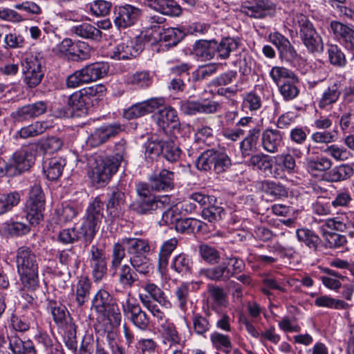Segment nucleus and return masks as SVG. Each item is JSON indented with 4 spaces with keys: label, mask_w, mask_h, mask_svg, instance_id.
Listing matches in <instances>:
<instances>
[{
    "label": "nucleus",
    "mask_w": 354,
    "mask_h": 354,
    "mask_svg": "<svg viewBox=\"0 0 354 354\" xmlns=\"http://www.w3.org/2000/svg\"><path fill=\"white\" fill-rule=\"evenodd\" d=\"M16 263L18 274L24 288L34 290L39 285L38 259L35 252L26 246L17 250Z\"/></svg>",
    "instance_id": "f257e3e1"
},
{
    "label": "nucleus",
    "mask_w": 354,
    "mask_h": 354,
    "mask_svg": "<svg viewBox=\"0 0 354 354\" xmlns=\"http://www.w3.org/2000/svg\"><path fill=\"white\" fill-rule=\"evenodd\" d=\"M37 142L30 143L15 152L12 158L0 167V176H16L30 169L38 151Z\"/></svg>",
    "instance_id": "f03ea898"
},
{
    "label": "nucleus",
    "mask_w": 354,
    "mask_h": 354,
    "mask_svg": "<svg viewBox=\"0 0 354 354\" xmlns=\"http://www.w3.org/2000/svg\"><path fill=\"white\" fill-rule=\"evenodd\" d=\"M136 192L139 196L131 205L130 209L140 215H147L162 211L169 205V199L165 196L162 198L151 194L144 183L137 185Z\"/></svg>",
    "instance_id": "7ed1b4c3"
},
{
    "label": "nucleus",
    "mask_w": 354,
    "mask_h": 354,
    "mask_svg": "<svg viewBox=\"0 0 354 354\" xmlns=\"http://www.w3.org/2000/svg\"><path fill=\"white\" fill-rule=\"evenodd\" d=\"M293 26L299 28L300 38L308 50L311 53L324 50L322 37L318 35L308 17L302 13H294L292 17Z\"/></svg>",
    "instance_id": "20e7f679"
},
{
    "label": "nucleus",
    "mask_w": 354,
    "mask_h": 354,
    "mask_svg": "<svg viewBox=\"0 0 354 354\" xmlns=\"http://www.w3.org/2000/svg\"><path fill=\"white\" fill-rule=\"evenodd\" d=\"M88 176L92 183L97 186H104L118 169L117 163L110 158L94 154L88 160Z\"/></svg>",
    "instance_id": "39448f33"
},
{
    "label": "nucleus",
    "mask_w": 354,
    "mask_h": 354,
    "mask_svg": "<svg viewBox=\"0 0 354 354\" xmlns=\"http://www.w3.org/2000/svg\"><path fill=\"white\" fill-rule=\"evenodd\" d=\"M92 308L99 315L106 317L113 326H118L122 320L120 308L109 292L104 289L99 290L92 301Z\"/></svg>",
    "instance_id": "423d86ee"
},
{
    "label": "nucleus",
    "mask_w": 354,
    "mask_h": 354,
    "mask_svg": "<svg viewBox=\"0 0 354 354\" xmlns=\"http://www.w3.org/2000/svg\"><path fill=\"white\" fill-rule=\"evenodd\" d=\"M231 160L223 150L209 149L197 158L196 167L200 171H209L212 168L216 174L227 171L231 166Z\"/></svg>",
    "instance_id": "0eeeda50"
},
{
    "label": "nucleus",
    "mask_w": 354,
    "mask_h": 354,
    "mask_svg": "<svg viewBox=\"0 0 354 354\" xmlns=\"http://www.w3.org/2000/svg\"><path fill=\"white\" fill-rule=\"evenodd\" d=\"M44 59L38 55H30L22 62L24 82L30 88L39 85L44 75Z\"/></svg>",
    "instance_id": "6e6552de"
},
{
    "label": "nucleus",
    "mask_w": 354,
    "mask_h": 354,
    "mask_svg": "<svg viewBox=\"0 0 354 354\" xmlns=\"http://www.w3.org/2000/svg\"><path fill=\"white\" fill-rule=\"evenodd\" d=\"M45 207L44 194L41 187L34 185L26 204V218L31 225H37L43 219Z\"/></svg>",
    "instance_id": "1a4fd4ad"
},
{
    "label": "nucleus",
    "mask_w": 354,
    "mask_h": 354,
    "mask_svg": "<svg viewBox=\"0 0 354 354\" xmlns=\"http://www.w3.org/2000/svg\"><path fill=\"white\" fill-rule=\"evenodd\" d=\"M184 37V32L178 28L162 29L159 25L153 26L151 29H147L145 35V39L151 44L163 41L167 42L169 46L177 45Z\"/></svg>",
    "instance_id": "9d476101"
},
{
    "label": "nucleus",
    "mask_w": 354,
    "mask_h": 354,
    "mask_svg": "<svg viewBox=\"0 0 354 354\" xmlns=\"http://www.w3.org/2000/svg\"><path fill=\"white\" fill-rule=\"evenodd\" d=\"M142 10L131 4L115 8L113 23L118 29H125L133 26L140 19Z\"/></svg>",
    "instance_id": "9b49d317"
},
{
    "label": "nucleus",
    "mask_w": 354,
    "mask_h": 354,
    "mask_svg": "<svg viewBox=\"0 0 354 354\" xmlns=\"http://www.w3.org/2000/svg\"><path fill=\"white\" fill-rule=\"evenodd\" d=\"M81 239H83L85 246L88 245L94 239L89 228H84L82 224L64 229L58 234V241L63 244H72Z\"/></svg>",
    "instance_id": "f8f14e48"
},
{
    "label": "nucleus",
    "mask_w": 354,
    "mask_h": 354,
    "mask_svg": "<svg viewBox=\"0 0 354 354\" xmlns=\"http://www.w3.org/2000/svg\"><path fill=\"white\" fill-rule=\"evenodd\" d=\"M89 254L88 261L93 280L95 282L100 281L107 272L106 254L95 245L91 246Z\"/></svg>",
    "instance_id": "ddd939ff"
},
{
    "label": "nucleus",
    "mask_w": 354,
    "mask_h": 354,
    "mask_svg": "<svg viewBox=\"0 0 354 354\" xmlns=\"http://www.w3.org/2000/svg\"><path fill=\"white\" fill-rule=\"evenodd\" d=\"M165 100L162 98H151L141 102L133 104L124 110L123 116L127 120H132L144 116L153 112L162 106Z\"/></svg>",
    "instance_id": "4468645a"
},
{
    "label": "nucleus",
    "mask_w": 354,
    "mask_h": 354,
    "mask_svg": "<svg viewBox=\"0 0 354 354\" xmlns=\"http://www.w3.org/2000/svg\"><path fill=\"white\" fill-rule=\"evenodd\" d=\"M241 10L250 17L261 19L274 15L276 7L268 0H258L255 2H244Z\"/></svg>",
    "instance_id": "2eb2a0df"
},
{
    "label": "nucleus",
    "mask_w": 354,
    "mask_h": 354,
    "mask_svg": "<svg viewBox=\"0 0 354 354\" xmlns=\"http://www.w3.org/2000/svg\"><path fill=\"white\" fill-rule=\"evenodd\" d=\"M122 310L124 315L136 327L141 330H145L148 327L149 317L139 304L133 303L128 299L122 304Z\"/></svg>",
    "instance_id": "dca6fc26"
},
{
    "label": "nucleus",
    "mask_w": 354,
    "mask_h": 354,
    "mask_svg": "<svg viewBox=\"0 0 354 354\" xmlns=\"http://www.w3.org/2000/svg\"><path fill=\"white\" fill-rule=\"evenodd\" d=\"M121 131V126L112 124L96 129L86 139L87 145L97 147Z\"/></svg>",
    "instance_id": "f3484780"
},
{
    "label": "nucleus",
    "mask_w": 354,
    "mask_h": 354,
    "mask_svg": "<svg viewBox=\"0 0 354 354\" xmlns=\"http://www.w3.org/2000/svg\"><path fill=\"white\" fill-rule=\"evenodd\" d=\"M106 210L109 215L118 217L126 203V196L121 187L114 186L109 188L106 194Z\"/></svg>",
    "instance_id": "a211bd4d"
},
{
    "label": "nucleus",
    "mask_w": 354,
    "mask_h": 354,
    "mask_svg": "<svg viewBox=\"0 0 354 354\" xmlns=\"http://www.w3.org/2000/svg\"><path fill=\"white\" fill-rule=\"evenodd\" d=\"M102 210L103 203L98 198H95L87 207L86 218L82 222V225L84 228H89L93 237L97 232V226L103 217Z\"/></svg>",
    "instance_id": "6ab92c4d"
},
{
    "label": "nucleus",
    "mask_w": 354,
    "mask_h": 354,
    "mask_svg": "<svg viewBox=\"0 0 354 354\" xmlns=\"http://www.w3.org/2000/svg\"><path fill=\"white\" fill-rule=\"evenodd\" d=\"M142 50V45L137 41L127 40L116 46L110 57L117 60H126L137 57Z\"/></svg>",
    "instance_id": "aec40b11"
},
{
    "label": "nucleus",
    "mask_w": 354,
    "mask_h": 354,
    "mask_svg": "<svg viewBox=\"0 0 354 354\" xmlns=\"http://www.w3.org/2000/svg\"><path fill=\"white\" fill-rule=\"evenodd\" d=\"M174 173L166 169L154 171L149 177V185L156 191H170L174 187Z\"/></svg>",
    "instance_id": "412c9836"
},
{
    "label": "nucleus",
    "mask_w": 354,
    "mask_h": 354,
    "mask_svg": "<svg viewBox=\"0 0 354 354\" xmlns=\"http://www.w3.org/2000/svg\"><path fill=\"white\" fill-rule=\"evenodd\" d=\"M46 102L39 101L18 109L11 115L16 122H24L42 115L46 112Z\"/></svg>",
    "instance_id": "4be33fe9"
},
{
    "label": "nucleus",
    "mask_w": 354,
    "mask_h": 354,
    "mask_svg": "<svg viewBox=\"0 0 354 354\" xmlns=\"http://www.w3.org/2000/svg\"><path fill=\"white\" fill-rule=\"evenodd\" d=\"M283 142V133L272 128H267L263 131L261 138L262 148L268 153L278 152L279 148Z\"/></svg>",
    "instance_id": "5701e85b"
},
{
    "label": "nucleus",
    "mask_w": 354,
    "mask_h": 354,
    "mask_svg": "<svg viewBox=\"0 0 354 354\" xmlns=\"http://www.w3.org/2000/svg\"><path fill=\"white\" fill-rule=\"evenodd\" d=\"M158 331L163 338V342L169 345V350L181 342V337L176 330L175 324L169 319L158 324Z\"/></svg>",
    "instance_id": "b1692460"
},
{
    "label": "nucleus",
    "mask_w": 354,
    "mask_h": 354,
    "mask_svg": "<svg viewBox=\"0 0 354 354\" xmlns=\"http://www.w3.org/2000/svg\"><path fill=\"white\" fill-rule=\"evenodd\" d=\"M198 273L200 276H204L210 280L219 281H227L233 276V272L225 261L210 268L201 269Z\"/></svg>",
    "instance_id": "393cba45"
},
{
    "label": "nucleus",
    "mask_w": 354,
    "mask_h": 354,
    "mask_svg": "<svg viewBox=\"0 0 354 354\" xmlns=\"http://www.w3.org/2000/svg\"><path fill=\"white\" fill-rule=\"evenodd\" d=\"M86 83L97 81L109 72V66L106 62H96L81 68Z\"/></svg>",
    "instance_id": "a878e982"
},
{
    "label": "nucleus",
    "mask_w": 354,
    "mask_h": 354,
    "mask_svg": "<svg viewBox=\"0 0 354 354\" xmlns=\"http://www.w3.org/2000/svg\"><path fill=\"white\" fill-rule=\"evenodd\" d=\"M153 117L159 129L163 131L170 124L175 127L178 122L177 112L171 106L159 110Z\"/></svg>",
    "instance_id": "bb28decb"
},
{
    "label": "nucleus",
    "mask_w": 354,
    "mask_h": 354,
    "mask_svg": "<svg viewBox=\"0 0 354 354\" xmlns=\"http://www.w3.org/2000/svg\"><path fill=\"white\" fill-rule=\"evenodd\" d=\"M354 173L353 168L348 164H342L330 168L324 174V179L330 183H338L350 178Z\"/></svg>",
    "instance_id": "cd10ccee"
},
{
    "label": "nucleus",
    "mask_w": 354,
    "mask_h": 354,
    "mask_svg": "<svg viewBox=\"0 0 354 354\" xmlns=\"http://www.w3.org/2000/svg\"><path fill=\"white\" fill-rule=\"evenodd\" d=\"M122 243L126 246L129 257L147 254L150 251V245L147 240L138 238H124Z\"/></svg>",
    "instance_id": "c85d7f7f"
},
{
    "label": "nucleus",
    "mask_w": 354,
    "mask_h": 354,
    "mask_svg": "<svg viewBox=\"0 0 354 354\" xmlns=\"http://www.w3.org/2000/svg\"><path fill=\"white\" fill-rule=\"evenodd\" d=\"M149 6L164 15L177 17L182 12L180 5L174 0H152Z\"/></svg>",
    "instance_id": "c756f323"
},
{
    "label": "nucleus",
    "mask_w": 354,
    "mask_h": 354,
    "mask_svg": "<svg viewBox=\"0 0 354 354\" xmlns=\"http://www.w3.org/2000/svg\"><path fill=\"white\" fill-rule=\"evenodd\" d=\"M65 165V159L54 157L44 161L43 171L48 180H55L62 175Z\"/></svg>",
    "instance_id": "7c9ffc66"
},
{
    "label": "nucleus",
    "mask_w": 354,
    "mask_h": 354,
    "mask_svg": "<svg viewBox=\"0 0 354 354\" xmlns=\"http://www.w3.org/2000/svg\"><path fill=\"white\" fill-rule=\"evenodd\" d=\"M8 338L9 348L13 354H37L32 341H23L17 334L10 335Z\"/></svg>",
    "instance_id": "2f4dec72"
},
{
    "label": "nucleus",
    "mask_w": 354,
    "mask_h": 354,
    "mask_svg": "<svg viewBox=\"0 0 354 354\" xmlns=\"http://www.w3.org/2000/svg\"><path fill=\"white\" fill-rule=\"evenodd\" d=\"M217 42L215 40H199L194 46L195 55L202 60H210L216 54Z\"/></svg>",
    "instance_id": "473e14b6"
},
{
    "label": "nucleus",
    "mask_w": 354,
    "mask_h": 354,
    "mask_svg": "<svg viewBox=\"0 0 354 354\" xmlns=\"http://www.w3.org/2000/svg\"><path fill=\"white\" fill-rule=\"evenodd\" d=\"M142 288L145 292L140 293L139 296H146L148 300L153 299L165 308H169L171 306V303L166 298L165 292L156 284L147 282L142 286Z\"/></svg>",
    "instance_id": "72a5a7b5"
},
{
    "label": "nucleus",
    "mask_w": 354,
    "mask_h": 354,
    "mask_svg": "<svg viewBox=\"0 0 354 354\" xmlns=\"http://www.w3.org/2000/svg\"><path fill=\"white\" fill-rule=\"evenodd\" d=\"M35 317L32 310H27L24 314L12 315L11 325L15 330L21 333L28 331L35 322Z\"/></svg>",
    "instance_id": "f704fd0d"
},
{
    "label": "nucleus",
    "mask_w": 354,
    "mask_h": 354,
    "mask_svg": "<svg viewBox=\"0 0 354 354\" xmlns=\"http://www.w3.org/2000/svg\"><path fill=\"white\" fill-rule=\"evenodd\" d=\"M333 165L332 160L326 156L306 159V169L311 175L317 176L322 172H327Z\"/></svg>",
    "instance_id": "c9c22d12"
},
{
    "label": "nucleus",
    "mask_w": 354,
    "mask_h": 354,
    "mask_svg": "<svg viewBox=\"0 0 354 354\" xmlns=\"http://www.w3.org/2000/svg\"><path fill=\"white\" fill-rule=\"evenodd\" d=\"M241 41L239 38L227 37L223 38L219 43L217 42L216 55L221 59H227L230 54L237 50Z\"/></svg>",
    "instance_id": "e433bc0d"
},
{
    "label": "nucleus",
    "mask_w": 354,
    "mask_h": 354,
    "mask_svg": "<svg viewBox=\"0 0 354 354\" xmlns=\"http://www.w3.org/2000/svg\"><path fill=\"white\" fill-rule=\"evenodd\" d=\"M71 31L78 37L93 41H100L102 37V31L88 23L75 26Z\"/></svg>",
    "instance_id": "4c0bfd02"
},
{
    "label": "nucleus",
    "mask_w": 354,
    "mask_h": 354,
    "mask_svg": "<svg viewBox=\"0 0 354 354\" xmlns=\"http://www.w3.org/2000/svg\"><path fill=\"white\" fill-rule=\"evenodd\" d=\"M341 94L340 86L334 83L325 89L320 97L318 105L320 109H329L339 99Z\"/></svg>",
    "instance_id": "58836bf2"
},
{
    "label": "nucleus",
    "mask_w": 354,
    "mask_h": 354,
    "mask_svg": "<svg viewBox=\"0 0 354 354\" xmlns=\"http://www.w3.org/2000/svg\"><path fill=\"white\" fill-rule=\"evenodd\" d=\"M48 128L46 122L37 121L30 125L21 128L14 135V138L28 139L42 134Z\"/></svg>",
    "instance_id": "ea45409f"
},
{
    "label": "nucleus",
    "mask_w": 354,
    "mask_h": 354,
    "mask_svg": "<svg viewBox=\"0 0 354 354\" xmlns=\"http://www.w3.org/2000/svg\"><path fill=\"white\" fill-rule=\"evenodd\" d=\"M260 129L257 127L250 129L247 136L241 142L240 148L243 156H250L257 150Z\"/></svg>",
    "instance_id": "a19ab883"
},
{
    "label": "nucleus",
    "mask_w": 354,
    "mask_h": 354,
    "mask_svg": "<svg viewBox=\"0 0 354 354\" xmlns=\"http://www.w3.org/2000/svg\"><path fill=\"white\" fill-rule=\"evenodd\" d=\"M193 266L192 258L187 254L180 253L173 257L171 268L178 274L183 276L190 272Z\"/></svg>",
    "instance_id": "79ce46f5"
},
{
    "label": "nucleus",
    "mask_w": 354,
    "mask_h": 354,
    "mask_svg": "<svg viewBox=\"0 0 354 354\" xmlns=\"http://www.w3.org/2000/svg\"><path fill=\"white\" fill-rule=\"evenodd\" d=\"M178 243L177 239L171 238L164 242L160 247L158 258V268L160 270H166L169 259L173 251L176 248Z\"/></svg>",
    "instance_id": "37998d69"
},
{
    "label": "nucleus",
    "mask_w": 354,
    "mask_h": 354,
    "mask_svg": "<svg viewBox=\"0 0 354 354\" xmlns=\"http://www.w3.org/2000/svg\"><path fill=\"white\" fill-rule=\"evenodd\" d=\"M153 82V77L147 71H137L127 76L126 82L127 84L138 88H147Z\"/></svg>",
    "instance_id": "c03bdc74"
},
{
    "label": "nucleus",
    "mask_w": 354,
    "mask_h": 354,
    "mask_svg": "<svg viewBox=\"0 0 354 354\" xmlns=\"http://www.w3.org/2000/svg\"><path fill=\"white\" fill-rule=\"evenodd\" d=\"M91 282L87 277H81L75 286V301L78 306H83L88 299Z\"/></svg>",
    "instance_id": "a18cd8bd"
},
{
    "label": "nucleus",
    "mask_w": 354,
    "mask_h": 354,
    "mask_svg": "<svg viewBox=\"0 0 354 354\" xmlns=\"http://www.w3.org/2000/svg\"><path fill=\"white\" fill-rule=\"evenodd\" d=\"M118 268V281L120 283L124 288H131L138 280L137 272L127 264H124Z\"/></svg>",
    "instance_id": "49530a36"
},
{
    "label": "nucleus",
    "mask_w": 354,
    "mask_h": 354,
    "mask_svg": "<svg viewBox=\"0 0 354 354\" xmlns=\"http://www.w3.org/2000/svg\"><path fill=\"white\" fill-rule=\"evenodd\" d=\"M297 237L300 242L304 243L308 248L314 251L317 250L321 243V239L308 229L302 228L297 230Z\"/></svg>",
    "instance_id": "de8ad7c7"
},
{
    "label": "nucleus",
    "mask_w": 354,
    "mask_h": 354,
    "mask_svg": "<svg viewBox=\"0 0 354 354\" xmlns=\"http://www.w3.org/2000/svg\"><path fill=\"white\" fill-rule=\"evenodd\" d=\"M276 165L279 167L281 171L288 174L296 172V160L289 151L281 153L276 157Z\"/></svg>",
    "instance_id": "09e8293b"
},
{
    "label": "nucleus",
    "mask_w": 354,
    "mask_h": 354,
    "mask_svg": "<svg viewBox=\"0 0 354 354\" xmlns=\"http://www.w3.org/2000/svg\"><path fill=\"white\" fill-rule=\"evenodd\" d=\"M203 222L192 218H181L176 222L175 229L181 233H192L196 229L201 231L203 229Z\"/></svg>",
    "instance_id": "8fccbe9b"
},
{
    "label": "nucleus",
    "mask_w": 354,
    "mask_h": 354,
    "mask_svg": "<svg viewBox=\"0 0 354 354\" xmlns=\"http://www.w3.org/2000/svg\"><path fill=\"white\" fill-rule=\"evenodd\" d=\"M324 272L326 275L320 277L323 284L331 290L339 289L342 286L340 280H344L345 277L339 272L329 268L324 269Z\"/></svg>",
    "instance_id": "3c124183"
},
{
    "label": "nucleus",
    "mask_w": 354,
    "mask_h": 354,
    "mask_svg": "<svg viewBox=\"0 0 354 354\" xmlns=\"http://www.w3.org/2000/svg\"><path fill=\"white\" fill-rule=\"evenodd\" d=\"M147 255L132 256V257H129V262L132 268L137 272L145 275L149 274L153 269L152 265Z\"/></svg>",
    "instance_id": "603ef678"
},
{
    "label": "nucleus",
    "mask_w": 354,
    "mask_h": 354,
    "mask_svg": "<svg viewBox=\"0 0 354 354\" xmlns=\"http://www.w3.org/2000/svg\"><path fill=\"white\" fill-rule=\"evenodd\" d=\"M322 236L326 246L330 249L344 248L347 244V239L345 235L333 232H324Z\"/></svg>",
    "instance_id": "864d4df0"
},
{
    "label": "nucleus",
    "mask_w": 354,
    "mask_h": 354,
    "mask_svg": "<svg viewBox=\"0 0 354 354\" xmlns=\"http://www.w3.org/2000/svg\"><path fill=\"white\" fill-rule=\"evenodd\" d=\"M322 151L336 161H346L352 157L350 151L335 144L327 146Z\"/></svg>",
    "instance_id": "5fc2aeb1"
},
{
    "label": "nucleus",
    "mask_w": 354,
    "mask_h": 354,
    "mask_svg": "<svg viewBox=\"0 0 354 354\" xmlns=\"http://www.w3.org/2000/svg\"><path fill=\"white\" fill-rule=\"evenodd\" d=\"M126 246L122 243V239L120 242L116 243L113 245L111 255V270L115 272L120 266L122 261L126 257Z\"/></svg>",
    "instance_id": "6e6d98bb"
},
{
    "label": "nucleus",
    "mask_w": 354,
    "mask_h": 354,
    "mask_svg": "<svg viewBox=\"0 0 354 354\" xmlns=\"http://www.w3.org/2000/svg\"><path fill=\"white\" fill-rule=\"evenodd\" d=\"M269 75L277 86L286 80H296V75L292 71L283 66L272 67Z\"/></svg>",
    "instance_id": "4d7b16f0"
},
{
    "label": "nucleus",
    "mask_w": 354,
    "mask_h": 354,
    "mask_svg": "<svg viewBox=\"0 0 354 354\" xmlns=\"http://www.w3.org/2000/svg\"><path fill=\"white\" fill-rule=\"evenodd\" d=\"M298 77L296 80H286L278 86L279 92L285 100H290L295 98L299 94V88L296 86Z\"/></svg>",
    "instance_id": "13d9d810"
},
{
    "label": "nucleus",
    "mask_w": 354,
    "mask_h": 354,
    "mask_svg": "<svg viewBox=\"0 0 354 354\" xmlns=\"http://www.w3.org/2000/svg\"><path fill=\"white\" fill-rule=\"evenodd\" d=\"M198 252L201 257L209 264H216L220 261V252L212 245L201 244L198 248Z\"/></svg>",
    "instance_id": "bf43d9fd"
},
{
    "label": "nucleus",
    "mask_w": 354,
    "mask_h": 354,
    "mask_svg": "<svg viewBox=\"0 0 354 354\" xmlns=\"http://www.w3.org/2000/svg\"><path fill=\"white\" fill-rule=\"evenodd\" d=\"M89 11L93 16L105 17L109 15L112 8L111 1L95 0L88 5Z\"/></svg>",
    "instance_id": "052dcab7"
},
{
    "label": "nucleus",
    "mask_w": 354,
    "mask_h": 354,
    "mask_svg": "<svg viewBox=\"0 0 354 354\" xmlns=\"http://www.w3.org/2000/svg\"><path fill=\"white\" fill-rule=\"evenodd\" d=\"M192 328L194 332L198 335L205 337V334L210 330L211 324L207 317L196 313L192 317Z\"/></svg>",
    "instance_id": "680f3d73"
},
{
    "label": "nucleus",
    "mask_w": 354,
    "mask_h": 354,
    "mask_svg": "<svg viewBox=\"0 0 354 354\" xmlns=\"http://www.w3.org/2000/svg\"><path fill=\"white\" fill-rule=\"evenodd\" d=\"M209 338L213 347L216 350L227 352L232 348L230 339L226 335L214 331Z\"/></svg>",
    "instance_id": "e2e57ef3"
},
{
    "label": "nucleus",
    "mask_w": 354,
    "mask_h": 354,
    "mask_svg": "<svg viewBox=\"0 0 354 354\" xmlns=\"http://www.w3.org/2000/svg\"><path fill=\"white\" fill-rule=\"evenodd\" d=\"M327 52L330 63L336 66L342 67L346 65V59L341 48L334 44L328 45Z\"/></svg>",
    "instance_id": "0e129e2a"
},
{
    "label": "nucleus",
    "mask_w": 354,
    "mask_h": 354,
    "mask_svg": "<svg viewBox=\"0 0 354 354\" xmlns=\"http://www.w3.org/2000/svg\"><path fill=\"white\" fill-rule=\"evenodd\" d=\"M262 189L265 193L277 198L288 195V190L283 185L273 181H263Z\"/></svg>",
    "instance_id": "69168bd1"
},
{
    "label": "nucleus",
    "mask_w": 354,
    "mask_h": 354,
    "mask_svg": "<svg viewBox=\"0 0 354 354\" xmlns=\"http://www.w3.org/2000/svg\"><path fill=\"white\" fill-rule=\"evenodd\" d=\"M91 48L88 44L78 41L73 44L71 51V59L74 61L84 60L90 57Z\"/></svg>",
    "instance_id": "338daca9"
},
{
    "label": "nucleus",
    "mask_w": 354,
    "mask_h": 354,
    "mask_svg": "<svg viewBox=\"0 0 354 354\" xmlns=\"http://www.w3.org/2000/svg\"><path fill=\"white\" fill-rule=\"evenodd\" d=\"M330 27L335 37L338 39L342 44L348 38L353 30V29L348 26L337 21H332Z\"/></svg>",
    "instance_id": "774afa93"
}]
</instances>
